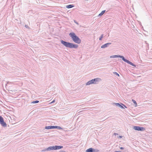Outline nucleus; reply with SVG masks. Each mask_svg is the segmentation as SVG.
I'll list each match as a JSON object with an SVG mask.
<instances>
[{
	"instance_id": "nucleus-1",
	"label": "nucleus",
	"mask_w": 152,
	"mask_h": 152,
	"mask_svg": "<svg viewBox=\"0 0 152 152\" xmlns=\"http://www.w3.org/2000/svg\"><path fill=\"white\" fill-rule=\"evenodd\" d=\"M60 41L62 44L67 48L76 49L78 47V45L77 44L68 42L63 40H61Z\"/></svg>"
},
{
	"instance_id": "nucleus-2",
	"label": "nucleus",
	"mask_w": 152,
	"mask_h": 152,
	"mask_svg": "<svg viewBox=\"0 0 152 152\" xmlns=\"http://www.w3.org/2000/svg\"><path fill=\"white\" fill-rule=\"evenodd\" d=\"M110 58H120L122 59V60L124 61L125 62H126L128 64H130V65H131L132 66H134V67H136V65L133 64L132 62H130L128 60L126 59H125L124 58V57L122 56L119 55H115L113 56H111L110 57Z\"/></svg>"
},
{
	"instance_id": "nucleus-3",
	"label": "nucleus",
	"mask_w": 152,
	"mask_h": 152,
	"mask_svg": "<svg viewBox=\"0 0 152 152\" xmlns=\"http://www.w3.org/2000/svg\"><path fill=\"white\" fill-rule=\"evenodd\" d=\"M69 36L71 38L73 41L75 43L80 44L81 42V40L76 36L74 32H71L69 34Z\"/></svg>"
},
{
	"instance_id": "nucleus-4",
	"label": "nucleus",
	"mask_w": 152,
	"mask_h": 152,
	"mask_svg": "<svg viewBox=\"0 0 152 152\" xmlns=\"http://www.w3.org/2000/svg\"><path fill=\"white\" fill-rule=\"evenodd\" d=\"M101 79L99 78H95L88 81L86 83V85H88L92 84H96Z\"/></svg>"
},
{
	"instance_id": "nucleus-5",
	"label": "nucleus",
	"mask_w": 152,
	"mask_h": 152,
	"mask_svg": "<svg viewBox=\"0 0 152 152\" xmlns=\"http://www.w3.org/2000/svg\"><path fill=\"white\" fill-rule=\"evenodd\" d=\"M0 124L4 127L7 126V124L4 121L3 118L1 116H0Z\"/></svg>"
},
{
	"instance_id": "nucleus-6",
	"label": "nucleus",
	"mask_w": 152,
	"mask_h": 152,
	"mask_svg": "<svg viewBox=\"0 0 152 152\" xmlns=\"http://www.w3.org/2000/svg\"><path fill=\"white\" fill-rule=\"evenodd\" d=\"M133 128L135 130L137 131H143L145 129V128L144 127L138 126H134Z\"/></svg>"
},
{
	"instance_id": "nucleus-7",
	"label": "nucleus",
	"mask_w": 152,
	"mask_h": 152,
	"mask_svg": "<svg viewBox=\"0 0 152 152\" xmlns=\"http://www.w3.org/2000/svg\"><path fill=\"white\" fill-rule=\"evenodd\" d=\"M111 44V43H106L101 46V48H106L109 45H110Z\"/></svg>"
},
{
	"instance_id": "nucleus-8",
	"label": "nucleus",
	"mask_w": 152,
	"mask_h": 152,
	"mask_svg": "<svg viewBox=\"0 0 152 152\" xmlns=\"http://www.w3.org/2000/svg\"><path fill=\"white\" fill-rule=\"evenodd\" d=\"M47 150L48 151L56 150L55 146H50L49 147L47 148Z\"/></svg>"
},
{
	"instance_id": "nucleus-9",
	"label": "nucleus",
	"mask_w": 152,
	"mask_h": 152,
	"mask_svg": "<svg viewBox=\"0 0 152 152\" xmlns=\"http://www.w3.org/2000/svg\"><path fill=\"white\" fill-rule=\"evenodd\" d=\"M113 104H115L117 106H118V107H119L121 109L124 108L123 106L121 105L122 104H120L119 103H113Z\"/></svg>"
},
{
	"instance_id": "nucleus-10",
	"label": "nucleus",
	"mask_w": 152,
	"mask_h": 152,
	"mask_svg": "<svg viewBox=\"0 0 152 152\" xmlns=\"http://www.w3.org/2000/svg\"><path fill=\"white\" fill-rule=\"evenodd\" d=\"M55 126H46L45 127V129H54Z\"/></svg>"
},
{
	"instance_id": "nucleus-11",
	"label": "nucleus",
	"mask_w": 152,
	"mask_h": 152,
	"mask_svg": "<svg viewBox=\"0 0 152 152\" xmlns=\"http://www.w3.org/2000/svg\"><path fill=\"white\" fill-rule=\"evenodd\" d=\"M55 147L56 150L59 149L63 148V146L61 145H55Z\"/></svg>"
},
{
	"instance_id": "nucleus-12",
	"label": "nucleus",
	"mask_w": 152,
	"mask_h": 152,
	"mask_svg": "<svg viewBox=\"0 0 152 152\" xmlns=\"http://www.w3.org/2000/svg\"><path fill=\"white\" fill-rule=\"evenodd\" d=\"M94 148H90L87 149L86 151V152H94Z\"/></svg>"
},
{
	"instance_id": "nucleus-13",
	"label": "nucleus",
	"mask_w": 152,
	"mask_h": 152,
	"mask_svg": "<svg viewBox=\"0 0 152 152\" xmlns=\"http://www.w3.org/2000/svg\"><path fill=\"white\" fill-rule=\"evenodd\" d=\"M74 7V6L72 4H69L66 6V7L67 8H72Z\"/></svg>"
},
{
	"instance_id": "nucleus-14",
	"label": "nucleus",
	"mask_w": 152,
	"mask_h": 152,
	"mask_svg": "<svg viewBox=\"0 0 152 152\" xmlns=\"http://www.w3.org/2000/svg\"><path fill=\"white\" fill-rule=\"evenodd\" d=\"M39 102V101L36 100V101H33L31 102V104H36V103H38Z\"/></svg>"
},
{
	"instance_id": "nucleus-15",
	"label": "nucleus",
	"mask_w": 152,
	"mask_h": 152,
	"mask_svg": "<svg viewBox=\"0 0 152 152\" xmlns=\"http://www.w3.org/2000/svg\"><path fill=\"white\" fill-rule=\"evenodd\" d=\"M54 129H62L61 127L58 126H55Z\"/></svg>"
},
{
	"instance_id": "nucleus-16",
	"label": "nucleus",
	"mask_w": 152,
	"mask_h": 152,
	"mask_svg": "<svg viewBox=\"0 0 152 152\" xmlns=\"http://www.w3.org/2000/svg\"><path fill=\"white\" fill-rule=\"evenodd\" d=\"M47 150V148H45L44 149L42 150L41 151V152H45L46 151H48Z\"/></svg>"
},
{
	"instance_id": "nucleus-17",
	"label": "nucleus",
	"mask_w": 152,
	"mask_h": 152,
	"mask_svg": "<svg viewBox=\"0 0 152 152\" xmlns=\"http://www.w3.org/2000/svg\"><path fill=\"white\" fill-rule=\"evenodd\" d=\"M103 35H104L103 34H102L101 35V36H100V37L99 38V40H102V39L103 37Z\"/></svg>"
},
{
	"instance_id": "nucleus-18",
	"label": "nucleus",
	"mask_w": 152,
	"mask_h": 152,
	"mask_svg": "<svg viewBox=\"0 0 152 152\" xmlns=\"http://www.w3.org/2000/svg\"><path fill=\"white\" fill-rule=\"evenodd\" d=\"M132 101L135 105H137L136 102L135 100L132 99Z\"/></svg>"
},
{
	"instance_id": "nucleus-19",
	"label": "nucleus",
	"mask_w": 152,
	"mask_h": 152,
	"mask_svg": "<svg viewBox=\"0 0 152 152\" xmlns=\"http://www.w3.org/2000/svg\"><path fill=\"white\" fill-rule=\"evenodd\" d=\"M99 151V150L94 148V152H98Z\"/></svg>"
},
{
	"instance_id": "nucleus-20",
	"label": "nucleus",
	"mask_w": 152,
	"mask_h": 152,
	"mask_svg": "<svg viewBox=\"0 0 152 152\" xmlns=\"http://www.w3.org/2000/svg\"><path fill=\"white\" fill-rule=\"evenodd\" d=\"M114 74L115 75H116L118 76V77H119V74L117 72H114Z\"/></svg>"
},
{
	"instance_id": "nucleus-21",
	"label": "nucleus",
	"mask_w": 152,
	"mask_h": 152,
	"mask_svg": "<svg viewBox=\"0 0 152 152\" xmlns=\"http://www.w3.org/2000/svg\"><path fill=\"white\" fill-rule=\"evenodd\" d=\"M105 11H106L105 10L102 11V12H101V14H102V15H103L104 14V13L105 12Z\"/></svg>"
},
{
	"instance_id": "nucleus-22",
	"label": "nucleus",
	"mask_w": 152,
	"mask_h": 152,
	"mask_svg": "<svg viewBox=\"0 0 152 152\" xmlns=\"http://www.w3.org/2000/svg\"><path fill=\"white\" fill-rule=\"evenodd\" d=\"M121 104H122V105H123L126 108H127V107L124 104H123L122 103H121Z\"/></svg>"
},
{
	"instance_id": "nucleus-23",
	"label": "nucleus",
	"mask_w": 152,
	"mask_h": 152,
	"mask_svg": "<svg viewBox=\"0 0 152 152\" xmlns=\"http://www.w3.org/2000/svg\"><path fill=\"white\" fill-rule=\"evenodd\" d=\"M102 14H101V13H99V15H98V17H99V16H102Z\"/></svg>"
},
{
	"instance_id": "nucleus-24",
	"label": "nucleus",
	"mask_w": 152,
	"mask_h": 152,
	"mask_svg": "<svg viewBox=\"0 0 152 152\" xmlns=\"http://www.w3.org/2000/svg\"><path fill=\"white\" fill-rule=\"evenodd\" d=\"M25 27L27 28H29V27L27 25H25Z\"/></svg>"
},
{
	"instance_id": "nucleus-25",
	"label": "nucleus",
	"mask_w": 152,
	"mask_h": 152,
	"mask_svg": "<svg viewBox=\"0 0 152 152\" xmlns=\"http://www.w3.org/2000/svg\"><path fill=\"white\" fill-rule=\"evenodd\" d=\"M120 148L121 150H123L124 149V148L123 147H121Z\"/></svg>"
},
{
	"instance_id": "nucleus-26",
	"label": "nucleus",
	"mask_w": 152,
	"mask_h": 152,
	"mask_svg": "<svg viewBox=\"0 0 152 152\" xmlns=\"http://www.w3.org/2000/svg\"><path fill=\"white\" fill-rule=\"evenodd\" d=\"M59 152H65L64 151H59Z\"/></svg>"
},
{
	"instance_id": "nucleus-27",
	"label": "nucleus",
	"mask_w": 152,
	"mask_h": 152,
	"mask_svg": "<svg viewBox=\"0 0 152 152\" xmlns=\"http://www.w3.org/2000/svg\"><path fill=\"white\" fill-rule=\"evenodd\" d=\"M119 137L120 138H122V136H119Z\"/></svg>"
},
{
	"instance_id": "nucleus-28",
	"label": "nucleus",
	"mask_w": 152,
	"mask_h": 152,
	"mask_svg": "<svg viewBox=\"0 0 152 152\" xmlns=\"http://www.w3.org/2000/svg\"><path fill=\"white\" fill-rule=\"evenodd\" d=\"M115 152H121V151H116Z\"/></svg>"
},
{
	"instance_id": "nucleus-29",
	"label": "nucleus",
	"mask_w": 152,
	"mask_h": 152,
	"mask_svg": "<svg viewBox=\"0 0 152 152\" xmlns=\"http://www.w3.org/2000/svg\"><path fill=\"white\" fill-rule=\"evenodd\" d=\"M8 83H9V82H8L7 83H6V86H7V84H8Z\"/></svg>"
},
{
	"instance_id": "nucleus-30",
	"label": "nucleus",
	"mask_w": 152,
	"mask_h": 152,
	"mask_svg": "<svg viewBox=\"0 0 152 152\" xmlns=\"http://www.w3.org/2000/svg\"><path fill=\"white\" fill-rule=\"evenodd\" d=\"M114 134H115V135H118V134H117V133H115Z\"/></svg>"
},
{
	"instance_id": "nucleus-31",
	"label": "nucleus",
	"mask_w": 152,
	"mask_h": 152,
	"mask_svg": "<svg viewBox=\"0 0 152 152\" xmlns=\"http://www.w3.org/2000/svg\"><path fill=\"white\" fill-rule=\"evenodd\" d=\"M54 102V101H53L52 102V103H53Z\"/></svg>"
},
{
	"instance_id": "nucleus-32",
	"label": "nucleus",
	"mask_w": 152,
	"mask_h": 152,
	"mask_svg": "<svg viewBox=\"0 0 152 152\" xmlns=\"http://www.w3.org/2000/svg\"><path fill=\"white\" fill-rule=\"evenodd\" d=\"M75 22L76 23H77V24H78V23H77V22H76L75 21Z\"/></svg>"
},
{
	"instance_id": "nucleus-33",
	"label": "nucleus",
	"mask_w": 152,
	"mask_h": 152,
	"mask_svg": "<svg viewBox=\"0 0 152 152\" xmlns=\"http://www.w3.org/2000/svg\"><path fill=\"white\" fill-rule=\"evenodd\" d=\"M75 22L76 23H77V24H78V23H77V22H76L75 21Z\"/></svg>"
},
{
	"instance_id": "nucleus-34",
	"label": "nucleus",
	"mask_w": 152,
	"mask_h": 152,
	"mask_svg": "<svg viewBox=\"0 0 152 152\" xmlns=\"http://www.w3.org/2000/svg\"><path fill=\"white\" fill-rule=\"evenodd\" d=\"M75 22L76 23H77V24H78V23H77V22H76L75 21Z\"/></svg>"
},
{
	"instance_id": "nucleus-35",
	"label": "nucleus",
	"mask_w": 152,
	"mask_h": 152,
	"mask_svg": "<svg viewBox=\"0 0 152 152\" xmlns=\"http://www.w3.org/2000/svg\"><path fill=\"white\" fill-rule=\"evenodd\" d=\"M75 22L76 23H77V24H78V23H77V22H76L75 21Z\"/></svg>"
}]
</instances>
